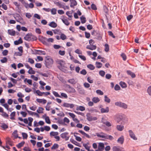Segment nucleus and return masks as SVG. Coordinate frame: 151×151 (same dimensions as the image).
<instances>
[{"label": "nucleus", "mask_w": 151, "mask_h": 151, "mask_svg": "<svg viewBox=\"0 0 151 151\" xmlns=\"http://www.w3.org/2000/svg\"><path fill=\"white\" fill-rule=\"evenodd\" d=\"M114 119L117 123H119L121 121H122V124H124L127 123L128 121V119L125 117L123 115L118 114L115 115L114 118Z\"/></svg>", "instance_id": "obj_1"}, {"label": "nucleus", "mask_w": 151, "mask_h": 151, "mask_svg": "<svg viewBox=\"0 0 151 151\" xmlns=\"http://www.w3.org/2000/svg\"><path fill=\"white\" fill-rule=\"evenodd\" d=\"M45 62L46 67L50 68L52 67L53 64V60L50 57L47 56L45 57Z\"/></svg>", "instance_id": "obj_2"}, {"label": "nucleus", "mask_w": 151, "mask_h": 151, "mask_svg": "<svg viewBox=\"0 0 151 151\" xmlns=\"http://www.w3.org/2000/svg\"><path fill=\"white\" fill-rule=\"evenodd\" d=\"M24 39L27 41L36 40L37 37L35 36H32L31 34L28 33L24 37Z\"/></svg>", "instance_id": "obj_3"}, {"label": "nucleus", "mask_w": 151, "mask_h": 151, "mask_svg": "<svg viewBox=\"0 0 151 151\" xmlns=\"http://www.w3.org/2000/svg\"><path fill=\"white\" fill-rule=\"evenodd\" d=\"M58 64L60 65L58 66V68L61 70H62L63 67H64L65 64L64 61L60 60H57L56 61Z\"/></svg>", "instance_id": "obj_4"}, {"label": "nucleus", "mask_w": 151, "mask_h": 151, "mask_svg": "<svg viewBox=\"0 0 151 151\" xmlns=\"http://www.w3.org/2000/svg\"><path fill=\"white\" fill-rule=\"evenodd\" d=\"M68 132H65L61 134L60 136L63 139H65V141H67L69 139V137L68 135Z\"/></svg>", "instance_id": "obj_5"}, {"label": "nucleus", "mask_w": 151, "mask_h": 151, "mask_svg": "<svg viewBox=\"0 0 151 151\" xmlns=\"http://www.w3.org/2000/svg\"><path fill=\"white\" fill-rule=\"evenodd\" d=\"M113 151H125L124 148L119 146H114L112 148Z\"/></svg>", "instance_id": "obj_6"}, {"label": "nucleus", "mask_w": 151, "mask_h": 151, "mask_svg": "<svg viewBox=\"0 0 151 151\" xmlns=\"http://www.w3.org/2000/svg\"><path fill=\"white\" fill-rule=\"evenodd\" d=\"M39 40L44 44L46 45H48L47 38L46 37L41 36L39 38Z\"/></svg>", "instance_id": "obj_7"}, {"label": "nucleus", "mask_w": 151, "mask_h": 151, "mask_svg": "<svg viewBox=\"0 0 151 151\" xmlns=\"http://www.w3.org/2000/svg\"><path fill=\"white\" fill-rule=\"evenodd\" d=\"M129 135L131 138H132L134 140H137V137L135 136V134L131 130L129 131Z\"/></svg>", "instance_id": "obj_8"}, {"label": "nucleus", "mask_w": 151, "mask_h": 151, "mask_svg": "<svg viewBox=\"0 0 151 151\" xmlns=\"http://www.w3.org/2000/svg\"><path fill=\"white\" fill-rule=\"evenodd\" d=\"M63 107L66 108H72L74 107V105L72 104H69L67 103H64L62 105Z\"/></svg>", "instance_id": "obj_9"}, {"label": "nucleus", "mask_w": 151, "mask_h": 151, "mask_svg": "<svg viewBox=\"0 0 151 151\" xmlns=\"http://www.w3.org/2000/svg\"><path fill=\"white\" fill-rule=\"evenodd\" d=\"M68 82L69 83L73 84H75L77 82V80L76 78H71L68 80Z\"/></svg>", "instance_id": "obj_10"}, {"label": "nucleus", "mask_w": 151, "mask_h": 151, "mask_svg": "<svg viewBox=\"0 0 151 151\" xmlns=\"http://www.w3.org/2000/svg\"><path fill=\"white\" fill-rule=\"evenodd\" d=\"M35 53L39 55H45L46 54L45 52L40 50H35Z\"/></svg>", "instance_id": "obj_11"}, {"label": "nucleus", "mask_w": 151, "mask_h": 151, "mask_svg": "<svg viewBox=\"0 0 151 151\" xmlns=\"http://www.w3.org/2000/svg\"><path fill=\"white\" fill-rule=\"evenodd\" d=\"M86 49L91 50H95L96 48V45H88L86 47Z\"/></svg>", "instance_id": "obj_12"}, {"label": "nucleus", "mask_w": 151, "mask_h": 151, "mask_svg": "<svg viewBox=\"0 0 151 151\" xmlns=\"http://www.w3.org/2000/svg\"><path fill=\"white\" fill-rule=\"evenodd\" d=\"M106 134L103 132H101L100 133H96V135L97 137L102 138H104L105 139Z\"/></svg>", "instance_id": "obj_13"}, {"label": "nucleus", "mask_w": 151, "mask_h": 151, "mask_svg": "<svg viewBox=\"0 0 151 151\" xmlns=\"http://www.w3.org/2000/svg\"><path fill=\"white\" fill-rule=\"evenodd\" d=\"M116 129L118 131H122L124 129V127L122 125H117L116 126Z\"/></svg>", "instance_id": "obj_14"}, {"label": "nucleus", "mask_w": 151, "mask_h": 151, "mask_svg": "<svg viewBox=\"0 0 151 151\" xmlns=\"http://www.w3.org/2000/svg\"><path fill=\"white\" fill-rule=\"evenodd\" d=\"M109 111V107H106V108H102L101 109V112L102 113H108Z\"/></svg>", "instance_id": "obj_15"}, {"label": "nucleus", "mask_w": 151, "mask_h": 151, "mask_svg": "<svg viewBox=\"0 0 151 151\" xmlns=\"http://www.w3.org/2000/svg\"><path fill=\"white\" fill-rule=\"evenodd\" d=\"M70 6L71 7H73L77 5V2L76 0H70Z\"/></svg>", "instance_id": "obj_16"}, {"label": "nucleus", "mask_w": 151, "mask_h": 151, "mask_svg": "<svg viewBox=\"0 0 151 151\" xmlns=\"http://www.w3.org/2000/svg\"><path fill=\"white\" fill-rule=\"evenodd\" d=\"M36 101L39 103H42L43 104H45L47 102V100L44 99H36Z\"/></svg>", "instance_id": "obj_17"}, {"label": "nucleus", "mask_w": 151, "mask_h": 151, "mask_svg": "<svg viewBox=\"0 0 151 151\" xmlns=\"http://www.w3.org/2000/svg\"><path fill=\"white\" fill-rule=\"evenodd\" d=\"M124 141V137L123 136H122L121 137L119 138L117 140L118 142L122 144L123 143Z\"/></svg>", "instance_id": "obj_18"}, {"label": "nucleus", "mask_w": 151, "mask_h": 151, "mask_svg": "<svg viewBox=\"0 0 151 151\" xmlns=\"http://www.w3.org/2000/svg\"><path fill=\"white\" fill-rule=\"evenodd\" d=\"M49 26L55 28L57 27V24L54 22L53 21L49 24Z\"/></svg>", "instance_id": "obj_19"}, {"label": "nucleus", "mask_w": 151, "mask_h": 151, "mask_svg": "<svg viewBox=\"0 0 151 151\" xmlns=\"http://www.w3.org/2000/svg\"><path fill=\"white\" fill-rule=\"evenodd\" d=\"M8 32L9 35L12 36H14L16 34L15 31L13 29H8Z\"/></svg>", "instance_id": "obj_20"}, {"label": "nucleus", "mask_w": 151, "mask_h": 151, "mask_svg": "<svg viewBox=\"0 0 151 151\" xmlns=\"http://www.w3.org/2000/svg\"><path fill=\"white\" fill-rule=\"evenodd\" d=\"M78 132L81 133L82 135L85 136L88 138H91V136L88 134H86L84 132L81 130H79Z\"/></svg>", "instance_id": "obj_21"}, {"label": "nucleus", "mask_w": 151, "mask_h": 151, "mask_svg": "<svg viewBox=\"0 0 151 151\" xmlns=\"http://www.w3.org/2000/svg\"><path fill=\"white\" fill-rule=\"evenodd\" d=\"M127 73L128 75L131 76L132 78H134L135 77V74L132 72L131 71L127 70Z\"/></svg>", "instance_id": "obj_22"}, {"label": "nucleus", "mask_w": 151, "mask_h": 151, "mask_svg": "<svg viewBox=\"0 0 151 151\" xmlns=\"http://www.w3.org/2000/svg\"><path fill=\"white\" fill-rule=\"evenodd\" d=\"M98 148L99 149H101L102 150H103L104 148V143L101 142L99 143L98 146Z\"/></svg>", "instance_id": "obj_23"}, {"label": "nucleus", "mask_w": 151, "mask_h": 151, "mask_svg": "<svg viewBox=\"0 0 151 151\" xmlns=\"http://www.w3.org/2000/svg\"><path fill=\"white\" fill-rule=\"evenodd\" d=\"M23 42L21 38H20L18 40H16L14 41V44L16 45H17L19 44L22 43Z\"/></svg>", "instance_id": "obj_24"}, {"label": "nucleus", "mask_w": 151, "mask_h": 151, "mask_svg": "<svg viewBox=\"0 0 151 151\" xmlns=\"http://www.w3.org/2000/svg\"><path fill=\"white\" fill-rule=\"evenodd\" d=\"M87 119L88 121H92V116L90 113H87L86 115Z\"/></svg>", "instance_id": "obj_25"}, {"label": "nucleus", "mask_w": 151, "mask_h": 151, "mask_svg": "<svg viewBox=\"0 0 151 151\" xmlns=\"http://www.w3.org/2000/svg\"><path fill=\"white\" fill-rule=\"evenodd\" d=\"M88 145H89V143L88 142L87 143H83V146L84 147L86 150L88 151H90V147L88 146Z\"/></svg>", "instance_id": "obj_26"}, {"label": "nucleus", "mask_w": 151, "mask_h": 151, "mask_svg": "<svg viewBox=\"0 0 151 151\" xmlns=\"http://www.w3.org/2000/svg\"><path fill=\"white\" fill-rule=\"evenodd\" d=\"M123 102L120 101H117L115 103V105L116 106L121 108L123 104Z\"/></svg>", "instance_id": "obj_27"}, {"label": "nucleus", "mask_w": 151, "mask_h": 151, "mask_svg": "<svg viewBox=\"0 0 151 151\" xmlns=\"http://www.w3.org/2000/svg\"><path fill=\"white\" fill-rule=\"evenodd\" d=\"M92 101L95 103H96L99 102L100 100L97 97H94L92 99Z\"/></svg>", "instance_id": "obj_28"}, {"label": "nucleus", "mask_w": 151, "mask_h": 151, "mask_svg": "<svg viewBox=\"0 0 151 151\" xmlns=\"http://www.w3.org/2000/svg\"><path fill=\"white\" fill-rule=\"evenodd\" d=\"M53 31L55 34H58L60 35L62 33L61 31L58 29H56L53 30Z\"/></svg>", "instance_id": "obj_29"}, {"label": "nucleus", "mask_w": 151, "mask_h": 151, "mask_svg": "<svg viewBox=\"0 0 151 151\" xmlns=\"http://www.w3.org/2000/svg\"><path fill=\"white\" fill-rule=\"evenodd\" d=\"M28 73L30 74H35V70H33V69L32 67H31L28 70Z\"/></svg>", "instance_id": "obj_30"}, {"label": "nucleus", "mask_w": 151, "mask_h": 151, "mask_svg": "<svg viewBox=\"0 0 151 151\" xmlns=\"http://www.w3.org/2000/svg\"><path fill=\"white\" fill-rule=\"evenodd\" d=\"M119 84L123 88H126L127 86L126 83L124 82L121 81L119 83Z\"/></svg>", "instance_id": "obj_31"}, {"label": "nucleus", "mask_w": 151, "mask_h": 151, "mask_svg": "<svg viewBox=\"0 0 151 151\" xmlns=\"http://www.w3.org/2000/svg\"><path fill=\"white\" fill-rule=\"evenodd\" d=\"M59 133L58 132H51L50 133V136H54V137L58 135Z\"/></svg>", "instance_id": "obj_32"}, {"label": "nucleus", "mask_w": 151, "mask_h": 151, "mask_svg": "<svg viewBox=\"0 0 151 151\" xmlns=\"http://www.w3.org/2000/svg\"><path fill=\"white\" fill-rule=\"evenodd\" d=\"M24 143L25 142L24 141H22L21 142L19 143L16 146L17 148H20L24 145Z\"/></svg>", "instance_id": "obj_33"}, {"label": "nucleus", "mask_w": 151, "mask_h": 151, "mask_svg": "<svg viewBox=\"0 0 151 151\" xmlns=\"http://www.w3.org/2000/svg\"><path fill=\"white\" fill-rule=\"evenodd\" d=\"M63 22L66 25L68 26L70 24V23L67 19H62Z\"/></svg>", "instance_id": "obj_34"}, {"label": "nucleus", "mask_w": 151, "mask_h": 151, "mask_svg": "<svg viewBox=\"0 0 151 151\" xmlns=\"http://www.w3.org/2000/svg\"><path fill=\"white\" fill-rule=\"evenodd\" d=\"M1 124V127L4 129H6L8 127V125L4 123H2Z\"/></svg>", "instance_id": "obj_35"}, {"label": "nucleus", "mask_w": 151, "mask_h": 151, "mask_svg": "<svg viewBox=\"0 0 151 151\" xmlns=\"http://www.w3.org/2000/svg\"><path fill=\"white\" fill-rule=\"evenodd\" d=\"M16 114V112L15 111H13L11 113L10 115V119L12 120H14V117Z\"/></svg>", "instance_id": "obj_36"}, {"label": "nucleus", "mask_w": 151, "mask_h": 151, "mask_svg": "<svg viewBox=\"0 0 151 151\" xmlns=\"http://www.w3.org/2000/svg\"><path fill=\"white\" fill-rule=\"evenodd\" d=\"M59 146L57 144L55 143L51 147L52 150H55L58 148Z\"/></svg>", "instance_id": "obj_37"}, {"label": "nucleus", "mask_w": 151, "mask_h": 151, "mask_svg": "<svg viewBox=\"0 0 151 151\" xmlns=\"http://www.w3.org/2000/svg\"><path fill=\"white\" fill-rule=\"evenodd\" d=\"M78 92L81 94H83L85 93V91L82 88H79L78 89Z\"/></svg>", "instance_id": "obj_38"}, {"label": "nucleus", "mask_w": 151, "mask_h": 151, "mask_svg": "<svg viewBox=\"0 0 151 151\" xmlns=\"http://www.w3.org/2000/svg\"><path fill=\"white\" fill-rule=\"evenodd\" d=\"M1 115L4 118L8 119L9 115L5 112H3L2 113Z\"/></svg>", "instance_id": "obj_39"}, {"label": "nucleus", "mask_w": 151, "mask_h": 151, "mask_svg": "<svg viewBox=\"0 0 151 151\" xmlns=\"http://www.w3.org/2000/svg\"><path fill=\"white\" fill-rule=\"evenodd\" d=\"M43 109L42 107H39L37 110V112L39 114L42 113H43Z\"/></svg>", "instance_id": "obj_40"}, {"label": "nucleus", "mask_w": 151, "mask_h": 151, "mask_svg": "<svg viewBox=\"0 0 151 151\" xmlns=\"http://www.w3.org/2000/svg\"><path fill=\"white\" fill-rule=\"evenodd\" d=\"M87 67L90 69L93 70L95 69V67L92 64H90L87 65Z\"/></svg>", "instance_id": "obj_41"}, {"label": "nucleus", "mask_w": 151, "mask_h": 151, "mask_svg": "<svg viewBox=\"0 0 151 151\" xmlns=\"http://www.w3.org/2000/svg\"><path fill=\"white\" fill-rule=\"evenodd\" d=\"M81 20V22L82 24L85 23L86 22V19L85 17L83 16H82L80 18Z\"/></svg>", "instance_id": "obj_42"}, {"label": "nucleus", "mask_w": 151, "mask_h": 151, "mask_svg": "<svg viewBox=\"0 0 151 151\" xmlns=\"http://www.w3.org/2000/svg\"><path fill=\"white\" fill-rule=\"evenodd\" d=\"M104 101L109 103L110 102L111 100L106 96H104Z\"/></svg>", "instance_id": "obj_43"}, {"label": "nucleus", "mask_w": 151, "mask_h": 151, "mask_svg": "<svg viewBox=\"0 0 151 151\" xmlns=\"http://www.w3.org/2000/svg\"><path fill=\"white\" fill-rule=\"evenodd\" d=\"M104 10V12L106 13V16L107 17V14H108V9L106 6H104L103 7Z\"/></svg>", "instance_id": "obj_44"}, {"label": "nucleus", "mask_w": 151, "mask_h": 151, "mask_svg": "<svg viewBox=\"0 0 151 151\" xmlns=\"http://www.w3.org/2000/svg\"><path fill=\"white\" fill-rule=\"evenodd\" d=\"M105 139H109L110 140H111L114 139V138L111 135H109L108 134H106Z\"/></svg>", "instance_id": "obj_45"}, {"label": "nucleus", "mask_w": 151, "mask_h": 151, "mask_svg": "<svg viewBox=\"0 0 151 151\" xmlns=\"http://www.w3.org/2000/svg\"><path fill=\"white\" fill-rule=\"evenodd\" d=\"M96 67L98 68H101L102 65L101 63L97 62H96Z\"/></svg>", "instance_id": "obj_46"}, {"label": "nucleus", "mask_w": 151, "mask_h": 151, "mask_svg": "<svg viewBox=\"0 0 151 151\" xmlns=\"http://www.w3.org/2000/svg\"><path fill=\"white\" fill-rule=\"evenodd\" d=\"M45 122L46 123L48 124H50L51 122L49 118V117L48 116H46L45 118Z\"/></svg>", "instance_id": "obj_47"}, {"label": "nucleus", "mask_w": 151, "mask_h": 151, "mask_svg": "<svg viewBox=\"0 0 151 151\" xmlns=\"http://www.w3.org/2000/svg\"><path fill=\"white\" fill-rule=\"evenodd\" d=\"M60 35V39L63 40H64L66 39V36L64 34L61 33Z\"/></svg>", "instance_id": "obj_48"}, {"label": "nucleus", "mask_w": 151, "mask_h": 151, "mask_svg": "<svg viewBox=\"0 0 151 151\" xmlns=\"http://www.w3.org/2000/svg\"><path fill=\"white\" fill-rule=\"evenodd\" d=\"M50 11H51L52 14L55 15L56 14L57 10L55 8H52V9H50Z\"/></svg>", "instance_id": "obj_49"}, {"label": "nucleus", "mask_w": 151, "mask_h": 151, "mask_svg": "<svg viewBox=\"0 0 151 151\" xmlns=\"http://www.w3.org/2000/svg\"><path fill=\"white\" fill-rule=\"evenodd\" d=\"M52 93L56 97H58L60 98H61L60 96L58 93L55 91H52Z\"/></svg>", "instance_id": "obj_50"}, {"label": "nucleus", "mask_w": 151, "mask_h": 151, "mask_svg": "<svg viewBox=\"0 0 151 151\" xmlns=\"http://www.w3.org/2000/svg\"><path fill=\"white\" fill-rule=\"evenodd\" d=\"M89 111L91 113L98 112V111L97 109L93 108L89 109Z\"/></svg>", "instance_id": "obj_51"}, {"label": "nucleus", "mask_w": 151, "mask_h": 151, "mask_svg": "<svg viewBox=\"0 0 151 151\" xmlns=\"http://www.w3.org/2000/svg\"><path fill=\"white\" fill-rule=\"evenodd\" d=\"M105 51L106 52H108L109 50V45L107 44H106L105 45Z\"/></svg>", "instance_id": "obj_52"}, {"label": "nucleus", "mask_w": 151, "mask_h": 151, "mask_svg": "<svg viewBox=\"0 0 151 151\" xmlns=\"http://www.w3.org/2000/svg\"><path fill=\"white\" fill-rule=\"evenodd\" d=\"M16 17H18L19 18V20H20L23 19L20 16V15L19 14H17L16 16L14 17V18L16 19L17 21L18 22H19L18 20L16 19Z\"/></svg>", "instance_id": "obj_53"}, {"label": "nucleus", "mask_w": 151, "mask_h": 151, "mask_svg": "<svg viewBox=\"0 0 151 151\" xmlns=\"http://www.w3.org/2000/svg\"><path fill=\"white\" fill-rule=\"evenodd\" d=\"M35 93H36L39 96H42V92H41L39 90H37L36 91Z\"/></svg>", "instance_id": "obj_54"}, {"label": "nucleus", "mask_w": 151, "mask_h": 151, "mask_svg": "<svg viewBox=\"0 0 151 151\" xmlns=\"http://www.w3.org/2000/svg\"><path fill=\"white\" fill-rule=\"evenodd\" d=\"M61 98H64L65 99H67L68 98V96L67 95L63 93H61Z\"/></svg>", "instance_id": "obj_55"}, {"label": "nucleus", "mask_w": 151, "mask_h": 151, "mask_svg": "<svg viewBox=\"0 0 151 151\" xmlns=\"http://www.w3.org/2000/svg\"><path fill=\"white\" fill-rule=\"evenodd\" d=\"M128 105L125 103H123V104L121 108H122L124 109H127Z\"/></svg>", "instance_id": "obj_56"}, {"label": "nucleus", "mask_w": 151, "mask_h": 151, "mask_svg": "<svg viewBox=\"0 0 151 151\" xmlns=\"http://www.w3.org/2000/svg\"><path fill=\"white\" fill-rule=\"evenodd\" d=\"M7 61V59L6 57H4L3 59H1L0 60L1 62L2 63H6Z\"/></svg>", "instance_id": "obj_57"}, {"label": "nucleus", "mask_w": 151, "mask_h": 151, "mask_svg": "<svg viewBox=\"0 0 151 151\" xmlns=\"http://www.w3.org/2000/svg\"><path fill=\"white\" fill-rule=\"evenodd\" d=\"M96 92L97 94L100 95H103L104 94V93L100 90H97Z\"/></svg>", "instance_id": "obj_58"}, {"label": "nucleus", "mask_w": 151, "mask_h": 151, "mask_svg": "<svg viewBox=\"0 0 151 151\" xmlns=\"http://www.w3.org/2000/svg\"><path fill=\"white\" fill-rule=\"evenodd\" d=\"M22 135L23 139H27L28 137V135L27 133L22 132Z\"/></svg>", "instance_id": "obj_59"}, {"label": "nucleus", "mask_w": 151, "mask_h": 151, "mask_svg": "<svg viewBox=\"0 0 151 151\" xmlns=\"http://www.w3.org/2000/svg\"><path fill=\"white\" fill-rule=\"evenodd\" d=\"M114 90L116 91L120 90V87L118 84H116L114 87Z\"/></svg>", "instance_id": "obj_60"}, {"label": "nucleus", "mask_w": 151, "mask_h": 151, "mask_svg": "<svg viewBox=\"0 0 151 151\" xmlns=\"http://www.w3.org/2000/svg\"><path fill=\"white\" fill-rule=\"evenodd\" d=\"M75 52L78 54H82V51L78 49H76L75 50Z\"/></svg>", "instance_id": "obj_61"}, {"label": "nucleus", "mask_w": 151, "mask_h": 151, "mask_svg": "<svg viewBox=\"0 0 151 151\" xmlns=\"http://www.w3.org/2000/svg\"><path fill=\"white\" fill-rule=\"evenodd\" d=\"M147 92L149 95L151 96V86H149L147 89Z\"/></svg>", "instance_id": "obj_62"}, {"label": "nucleus", "mask_w": 151, "mask_h": 151, "mask_svg": "<svg viewBox=\"0 0 151 151\" xmlns=\"http://www.w3.org/2000/svg\"><path fill=\"white\" fill-rule=\"evenodd\" d=\"M8 53V51L6 50H4L2 52V54L4 56L6 55Z\"/></svg>", "instance_id": "obj_63"}, {"label": "nucleus", "mask_w": 151, "mask_h": 151, "mask_svg": "<svg viewBox=\"0 0 151 151\" xmlns=\"http://www.w3.org/2000/svg\"><path fill=\"white\" fill-rule=\"evenodd\" d=\"M23 150L24 151H31L30 149L27 147H24L23 149Z\"/></svg>", "instance_id": "obj_64"}]
</instances>
